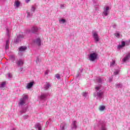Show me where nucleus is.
<instances>
[{
  "instance_id": "nucleus-18",
  "label": "nucleus",
  "mask_w": 130,
  "mask_h": 130,
  "mask_svg": "<svg viewBox=\"0 0 130 130\" xmlns=\"http://www.w3.org/2000/svg\"><path fill=\"white\" fill-rule=\"evenodd\" d=\"M125 46V42L122 41L121 45H119L118 46V48H119V49H120L122 48L123 47H124Z\"/></svg>"
},
{
  "instance_id": "nucleus-7",
  "label": "nucleus",
  "mask_w": 130,
  "mask_h": 130,
  "mask_svg": "<svg viewBox=\"0 0 130 130\" xmlns=\"http://www.w3.org/2000/svg\"><path fill=\"white\" fill-rule=\"evenodd\" d=\"M47 96H48V93H42L41 96H40V99L41 100H46L47 98Z\"/></svg>"
},
{
  "instance_id": "nucleus-27",
  "label": "nucleus",
  "mask_w": 130,
  "mask_h": 130,
  "mask_svg": "<svg viewBox=\"0 0 130 130\" xmlns=\"http://www.w3.org/2000/svg\"><path fill=\"white\" fill-rule=\"evenodd\" d=\"M6 35L10 37V30L8 28H6Z\"/></svg>"
},
{
  "instance_id": "nucleus-8",
  "label": "nucleus",
  "mask_w": 130,
  "mask_h": 130,
  "mask_svg": "<svg viewBox=\"0 0 130 130\" xmlns=\"http://www.w3.org/2000/svg\"><path fill=\"white\" fill-rule=\"evenodd\" d=\"M16 63L18 67H22L24 64V61L22 59H19L16 61Z\"/></svg>"
},
{
  "instance_id": "nucleus-14",
  "label": "nucleus",
  "mask_w": 130,
  "mask_h": 130,
  "mask_svg": "<svg viewBox=\"0 0 130 130\" xmlns=\"http://www.w3.org/2000/svg\"><path fill=\"white\" fill-rule=\"evenodd\" d=\"M50 84L49 82H46L45 85H44V90H48L50 87Z\"/></svg>"
},
{
  "instance_id": "nucleus-32",
  "label": "nucleus",
  "mask_w": 130,
  "mask_h": 130,
  "mask_svg": "<svg viewBox=\"0 0 130 130\" xmlns=\"http://www.w3.org/2000/svg\"><path fill=\"white\" fill-rule=\"evenodd\" d=\"M36 61L37 63H38V62H41V59H40L39 57H37Z\"/></svg>"
},
{
  "instance_id": "nucleus-38",
  "label": "nucleus",
  "mask_w": 130,
  "mask_h": 130,
  "mask_svg": "<svg viewBox=\"0 0 130 130\" xmlns=\"http://www.w3.org/2000/svg\"><path fill=\"white\" fill-rule=\"evenodd\" d=\"M114 35L115 36H116V37H117L118 38H119V37L120 36V35L118 33H115Z\"/></svg>"
},
{
  "instance_id": "nucleus-41",
  "label": "nucleus",
  "mask_w": 130,
  "mask_h": 130,
  "mask_svg": "<svg viewBox=\"0 0 130 130\" xmlns=\"http://www.w3.org/2000/svg\"><path fill=\"white\" fill-rule=\"evenodd\" d=\"M48 73H49V71H46V72H45V75H48Z\"/></svg>"
},
{
  "instance_id": "nucleus-23",
  "label": "nucleus",
  "mask_w": 130,
  "mask_h": 130,
  "mask_svg": "<svg viewBox=\"0 0 130 130\" xmlns=\"http://www.w3.org/2000/svg\"><path fill=\"white\" fill-rule=\"evenodd\" d=\"M27 18L31 17V16H32V15H33V12H32L31 11L30 12H27Z\"/></svg>"
},
{
  "instance_id": "nucleus-4",
  "label": "nucleus",
  "mask_w": 130,
  "mask_h": 130,
  "mask_svg": "<svg viewBox=\"0 0 130 130\" xmlns=\"http://www.w3.org/2000/svg\"><path fill=\"white\" fill-rule=\"evenodd\" d=\"M24 37H25V35H18L17 36V37L16 39L14 40V42L16 43V44H18L19 42H21L22 40L24 39Z\"/></svg>"
},
{
  "instance_id": "nucleus-50",
  "label": "nucleus",
  "mask_w": 130,
  "mask_h": 130,
  "mask_svg": "<svg viewBox=\"0 0 130 130\" xmlns=\"http://www.w3.org/2000/svg\"><path fill=\"white\" fill-rule=\"evenodd\" d=\"M126 45H128V44H127V43H126Z\"/></svg>"
},
{
  "instance_id": "nucleus-22",
  "label": "nucleus",
  "mask_w": 130,
  "mask_h": 130,
  "mask_svg": "<svg viewBox=\"0 0 130 130\" xmlns=\"http://www.w3.org/2000/svg\"><path fill=\"white\" fill-rule=\"evenodd\" d=\"M115 86H116V88H122V84L121 83L116 84Z\"/></svg>"
},
{
  "instance_id": "nucleus-35",
  "label": "nucleus",
  "mask_w": 130,
  "mask_h": 130,
  "mask_svg": "<svg viewBox=\"0 0 130 130\" xmlns=\"http://www.w3.org/2000/svg\"><path fill=\"white\" fill-rule=\"evenodd\" d=\"M64 7H66V5L61 4L60 6V9H64Z\"/></svg>"
},
{
  "instance_id": "nucleus-10",
  "label": "nucleus",
  "mask_w": 130,
  "mask_h": 130,
  "mask_svg": "<svg viewBox=\"0 0 130 130\" xmlns=\"http://www.w3.org/2000/svg\"><path fill=\"white\" fill-rule=\"evenodd\" d=\"M108 11H109V7H106L105 9H104V12H103V15L106 17V16H108Z\"/></svg>"
},
{
  "instance_id": "nucleus-39",
  "label": "nucleus",
  "mask_w": 130,
  "mask_h": 130,
  "mask_svg": "<svg viewBox=\"0 0 130 130\" xmlns=\"http://www.w3.org/2000/svg\"><path fill=\"white\" fill-rule=\"evenodd\" d=\"M100 130H106V127H105L104 125H102Z\"/></svg>"
},
{
  "instance_id": "nucleus-21",
  "label": "nucleus",
  "mask_w": 130,
  "mask_h": 130,
  "mask_svg": "<svg viewBox=\"0 0 130 130\" xmlns=\"http://www.w3.org/2000/svg\"><path fill=\"white\" fill-rule=\"evenodd\" d=\"M105 110V106H101L99 108L100 111H104Z\"/></svg>"
},
{
  "instance_id": "nucleus-42",
  "label": "nucleus",
  "mask_w": 130,
  "mask_h": 130,
  "mask_svg": "<svg viewBox=\"0 0 130 130\" xmlns=\"http://www.w3.org/2000/svg\"><path fill=\"white\" fill-rule=\"evenodd\" d=\"M109 82H112V77H109Z\"/></svg>"
},
{
  "instance_id": "nucleus-44",
  "label": "nucleus",
  "mask_w": 130,
  "mask_h": 130,
  "mask_svg": "<svg viewBox=\"0 0 130 130\" xmlns=\"http://www.w3.org/2000/svg\"><path fill=\"white\" fill-rule=\"evenodd\" d=\"M24 118L27 119V118H28V116H24Z\"/></svg>"
},
{
  "instance_id": "nucleus-16",
  "label": "nucleus",
  "mask_w": 130,
  "mask_h": 130,
  "mask_svg": "<svg viewBox=\"0 0 130 130\" xmlns=\"http://www.w3.org/2000/svg\"><path fill=\"white\" fill-rule=\"evenodd\" d=\"M66 126H67V123L64 122H62L60 125V130H66L64 128Z\"/></svg>"
},
{
  "instance_id": "nucleus-43",
  "label": "nucleus",
  "mask_w": 130,
  "mask_h": 130,
  "mask_svg": "<svg viewBox=\"0 0 130 130\" xmlns=\"http://www.w3.org/2000/svg\"><path fill=\"white\" fill-rule=\"evenodd\" d=\"M95 89L97 90H100V87H99V86L96 87Z\"/></svg>"
},
{
  "instance_id": "nucleus-9",
  "label": "nucleus",
  "mask_w": 130,
  "mask_h": 130,
  "mask_svg": "<svg viewBox=\"0 0 130 130\" xmlns=\"http://www.w3.org/2000/svg\"><path fill=\"white\" fill-rule=\"evenodd\" d=\"M28 33L31 32V33H37V32H38V27L36 26H34L31 28V30H28Z\"/></svg>"
},
{
  "instance_id": "nucleus-36",
  "label": "nucleus",
  "mask_w": 130,
  "mask_h": 130,
  "mask_svg": "<svg viewBox=\"0 0 130 130\" xmlns=\"http://www.w3.org/2000/svg\"><path fill=\"white\" fill-rule=\"evenodd\" d=\"M81 76L82 74L78 72L76 75V78H79V77H81Z\"/></svg>"
},
{
  "instance_id": "nucleus-3",
  "label": "nucleus",
  "mask_w": 130,
  "mask_h": 130,
  "mask_svg": "<svg viewBox=\"0 0 130 130\" xmlns=\"http://www.w3.org/2000/svg\"><path fill=\"white\" fill-rule=\"evenodd\" d=\"M28 98L27 95H24L23 98H21L18 102L19 106H23V105H25V104H26V101H27Z\"/></svg>"
},
{
  "instance_id": "nucleus-25",
  "label": "nucleus",
  "mask_w": 130,
  "mask_h": 130,
  "mask_svg": "<svg viewBox=\"0 0 130 130\" xmlns=\"http://www.w3.org/2000/svg\"><path fill=\"white\" fill-rule=\"evenodd\" d=\"M59 22L60 24H64V23L66 22V19H60L59 20Z\"/></svg>"
},
{
  "instance_id": "nucleus-24",
  "label": "nucleus",
  "mask_w": 130,
  "mask_h": 130,
  "mask_svg": "<svg viewBox=\"0 0 130 130\" xmlns=\"http://www.w3.org/2000/svg\"><path fill=\"white\" fill-rule=\"evenodd\" d=\"M96 81L98 82V83H100V84H102V79L100 77H98L96 78Z\"/></svg>"
},
{
  "instance_id": "nucleus-40",
  "label": "nucleus",
  "mask_w": 130,
  "mask_h": 130,
  "mask_svg": "<svg viewBox=\"0 0 130 130\" xmlns=\"http://www.w3.org/2000/svg\"><path fill=\"white\" fill-rule=\"evenodd\" d=\"M83 69L80 68L78 71V73H80L81 74V73H83Z\"/></svg>"
},
{
  "instance_id": "nucleus-6",
  "label": "nucleus",
  "mask_w": 130,
  "mask_h": 130,
  "mask_svg": "<svg viewBox=\"0 0 130 130\" xmlns=\"http://www.w3.org/2000/svg\"><path fill=\"white\" fill-rule=\"evenodd\" d=\"M77 121H73L71 125V129L73 130L77 129V127H78V126L77 125Z\"/></svg>"
},
{
  "instance_id": "nucleus-37",
  "label": "nucleus",
  "mask_w": 130,
  "mask_h": 130,
  "mask_svg": "<svg viewBox=\"0 0 130 130\" xmlns=\"http://www.w3.org/2000/svg\"><path fill=\"white\" fill-rule=\"evenodd\" d=\"M5 86H6V82H3L1 84V88H4V87H5Z\"/></svg>"
},
{
  "instance_id": "nucleus-31",
  "label": "nucleus",
  "mask_w": 130,
  "mask_h": 130,
  "mask_svg": "<svg viewBox=\"0 0 130 130\" xmlns=\"http://www.w3.org/2000/svg\"><path fill=\"white\" fill-rule=\"evenodd\" d=\"M119 72H120V70H116V71L114 72V75H118V74H119Z\"/></svg>"
},
{
  "instance_id": "nucleus-30",
  "label": "nucleus",
  "mask_w": 130,
  "mask_h": 130,
  "mask_svg": "<svg viewBox=\"0 0 130 130\" xmlns=\"http://www.w3.org/2000/svg\"><path fill=\"white\" fill-rule=\"evenodd\" d=\"M10 58H11V60H12V62H14V61H15V56L14 55H11L10 56Z\"/></svg>"
},
{
  "instance_id": "nucleus-29",
  "label": "nucleus",
  "mask_w": 130,
  "mask_h": 130,
  "mask_svg": "<svg viewBox=\"0 0 130 130\" xmlns=\"http://www.w3.org/2000/svg\"><path fill=\"white\" fill-rule=\"evenodd\" d=\"M55 77V78H56V79H57V80H60V75H59V74H56Z\"/></svg>"
},
{
  "instance_id": "nucleus-33",
  "label": "nucleus",
  "mask_w": 130,
  "mask_h": 130,
  "mask_svg": "<svg viewBox=\"0 0 130 130\" xmlns=\"http://www.w3.org/2000/svg\"><path fill=\"white\" fill-rule=\"evenodd\" d=\"M82 95L83 97H85V98H87V96H88V93L87 92H83Z\"/></svg>"
},
{
  "instance_id": "nucleus-47",
  "label": "nucleus",
  "mask_w": 130,
  "mask_h": 130,
  "mask_svg": "<svg viewBox=\"0 0 130 130\" xmlns=\"http://www.w3.org/2000/svg\"><path fill=\"white\" fill-rule=\"evenodd\" d=\"M20 70H21V71H23V68H20Z\"/></svg>"
},
{
  "instance_id": "nucleus-1",
  "label": "nucleus",
  "mask_w": 130,
  "mask_h": 130,
  "mask_svg": "<svg viewBox=\"0 0 130 130\" xmlns=\"http://www.w3.org/2000/svg\"><path fill=\"white\" fill-rule=\"evenodd\" d=\"M98 57V54L96 52H92L90 53L88 56L89 60L91 61H95Z\"/></svg>"
},
{
  "instance_id": "nucleus-19",
  "label": "nucleus",
  "mask_w": 130,
  "mask_h": 130,
  "mask_svg": "<svg viewBox=\"0 0 130 130\" xmlns=\"http://www.w3.org/2000/svg\"><path fill=\"white\" fill-rule=\"evenodd\" d=\"M35 127H36V129L41 130L42 129V128H41V124H40L39 123H37L35 125Z\"/></svg>"
},
{
  "instance_id": "nucleus-49",
  "label": "nucleus",
  "mask_w": 130,
  "mask_h": 130,
  "mask_svg": "<svg viewBox=\"0 0 130 130\" xmlns=\"http://www.w3.org/2000/svg\"><path fill=\"white\" fill-rule=\"evenodd\" d=\"M19 55L22 56V55H23V54H19Z\"/></svg>"
},
{
  "instance_id": "nucleus-20",
  "label": "nucleus",
  "mask_w": 130,
  "mask_h": 130,
  "mask_svg": "<svg viewBox=\"0 0 130 130\" xmlns=\"http://www.w3.org/2000/svg\"><path fill=\"white\" fill-rule=\"evenodd\" d=\"M14 6L16 8H19L20 7V2L19 1H16L14 3Z\"/></svg>"
},
{
  "instance_id": "nucleus-5",
  "label": "nucleus",
  "mask_w": 130,
  "mask_h": 130,
  "mask_svg": "<svg viewBox=\"0 0 130 130\" xmlns=\"http://www.w3.org/2000/svg\"><path fill=\"white\" fill-rule=\"evenodd\" d=\"M93 37L94 39V41H95L96 43L99 42V37L98 36V34L96 32H94L92 34Z\"/></svg>"
},
{
  "instance_id": "nucleus-12",
  "label": "nucleus",
  "mask_w": 130,
  "mask_h": 130,
  "mask_svg": "<svg viewBox=\"0 0 130 130\" xmlns=\"http://www.w3.org/2000/svg\"><path fill=\"white\" fill-rule=\"evenodd\" d=\"M34 42H35V43H36V44H37L38 46H41V40L40 39V38L36 39L34 41Z\"/></svg>"
},
{
  "instance_id": "nucleus-17",
  "label": "nucleus",
  "mask_w": 130,
  "mask_h": 130,
  "mask_svg": "<svg viewBox=\"0 0 130 130\" xmlns=\"http://www.w3.org/2000/svg\"><path fill=\"white\" fill-rule=\"evenodd\" d=\"M34 85V82H30L29 83H28L27 85H26V88L31 89V87H33Z\"/></svg>"
},
{
  "instance_id": "nucleus-13",
  "label": "nucleus",
  "mask_w": 130,
  "mask_h": 130,
  "mask_svg": "<svg viewBox=\"0 0 130 130\" xmlns=\"http://www.w3.org/2000/svg\"><path fill=\"white\" fill-rule=\"evenodd\" d=\"M26 49H27V47L26 46H22L19 48V50L21 52H23V51H26Z\"/></svg>"
},
{
  "instance_id": "nucleus-34",
  "label": "nucleus",
  "mask_w": 130,
  "mask_h": 130,
  "mask_svg": "<svg viewBox=\"0 0 130 130\" xmlns=\"http://www.w3.org/2000/svg\"><path fill=\"white\" fill-rule=\"evenodd\" d=\"M115 64V61H113L110 63V67H114V66Z\"/></svg>"
},
{
  "instance_id": "nucleus-2",
  "label": "nucleus",
  "mask_w": 130,
  "mask_h": 130,
  "mask_svg": "<svg viewBox=\"0 0 130 130\" xmlns=\"http://www.w3.org/2000/svg\"><path fill=\"white\" fill-rule=\"evenodd\" d=\"M104 94V92L101 90H100L99 91H96V92L93 94V96H94V97H96V99L101 100V99H102V97Z\"/></svg>"
},
{
  "instance_id": "nucleus-28",
  "label": "nucleus",
  "mask_w": 130,
  "mask_h": 130,
  "mask_svg": "<svg viewBox=\"0 0 130 130\" xmlns=\"http://www.w3.org/2000/svg\"><path fill=\"white\" fill-rule=\"evenodd\" d=\"M36 10V8H35V7H34V6H32L31 8L30 9V12H31L32 13H34V12H35Z\"/></svg>"
},
{
  "instance_id": "nucleus-11",
  "label": "nucleus",
  "mask_w": 130,
  "mask_h": 130,
  "mask_svg": "<svg viewBox=\"0 0 130 130\" xmlns=\"http://www.w3.org/2000/svg\"><path fill=\"white\" fill-rule=\"evenodd\" d=\"M10 48V40H8L6 42V45H5V51H7L8 49Z\"/></svg>"
},
{
  "instance_id": "nucleus-46",
  "label": "nucleus",
  "mask_w": 130,
  "mask_h": 130,
  "mask_svg": "<svg viewBox=\"0 0 130 130\" xmlns=\"http://www.w3.org/2000/svg\"><path fill=\"white\" fill-rule=\"evenodd\" d=\"M21 113H24V112H25V111L24 110H22V111H21Z\"/></svg>"
},
{
  "instance_id": "nucleus-15",
  "label": "nucleus",
  "mask_w": 130,
  "mask_h": 130,
  "mask_svg": "<svg viewBox=\"0 0 130 130\" xmlns=\"http://www.w3.org/2000/svg\"><path fill=\"white\" fill-rule=\"evenodd\" d=\"M130 58V53H128L126 56H125L124 57V58L123 59V61L124 62H125V61L128 60V59H129Z\"/></svg>"
},
{
  "instance_id": "nucleus-48",
  "label": "nucleus",
  "mask_w": 130,
  "mask_h": 130,
  "mask_svg": "<svg viewBox=\"0 0 130 130\" xmlns=\"http://www.w3.org/2000/svg\"><path fill=\"white\" fill-rule=\"evenodd\" d=\"M2 2H5L6 0H1Z\"/></svg>"
},
{
  "instance_id": "nucleus-45",
  "label": "nucleus",
  "mask_w": 130,
  "mask_h": 130,
  "mask_svg": "<svg viewBox=\"0 0 130 130\" xmlns=\"http://www.w3.org/2000/svg\"><path fill=\"white\" fill-rule=\"evenodd\" d=\"M29 1H30V0H25V3L28 4V3H29Z\"/></svg>"
},
{
  "instance_id": "nucleus-26",
  "label": "nucleus",
  "mask_w": 130,
  "mask_h": 130,
  "mask_svg": "<svg viewBox=\"0 0 130 130\" xmlns=\"http://www.w3.org/2000/svg\"><path fill=\"white\" fill-rule=\"evenodd\" d=\"M6 76V77L7 76H8V79H9V80H11V79H12V74L8 73Z\"/></svg>"
}]
</instances>
